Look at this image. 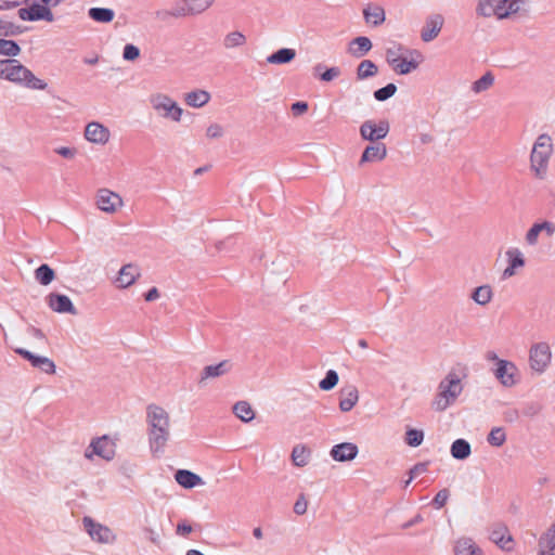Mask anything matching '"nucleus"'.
<instances>
[{"label": "nucleus", "mask_w": 555, "mask_h": 555, "mask_svg": "<svg viewBox=\"0 0 555 555\" xmlns=\"http://www.w3.org/2000/svg\"><path fill=\"white\" fill-rule=\"evenodd\" d=\"M145 422L150 450L154 455H159L171 437L170 415L163 406L152 403L146 406Z\"/></svg>", "instance_id": "nucleus-1"}, {"label": "nucleus", "mask_w": 555, "mask_h": 555, "mask_svg": "<svg viewBox=\"0 0 555 555\" xmlns=\"http://www.w3.org/2000/svg\"><path fill=\"white\" fill-rule=\"evenodd\" d=\"M554 151V141L550 134L541 133L535 138L529 154V170L534 179L547 178Z\"/></svg>", "instance_id": "nucleus-2"}, {"label": "nucleus", "mask_w": 555, "mask_h": 555, "mask_svg": "<svg viewBox=\"0 0 555 555\" xmlns=\"http://www.w3.org/2000/svg\"><path fill=\"white\" fill-rule=\"evenodd\" d=\"M526 11V0H477L475 13L480 18L509 20Z\"/></svg>", "instance_id": "nucleus-3"}, {"label": "nucleus", "mask_w": 555, "mask_h": 555, "mask_svg": "<svg viewBox=\"0 0 555 555\" xmlns=\"http://www.w3.org/2000/svg\"><path fill=\"white\" fill-rule=\"evenodd\" d=\"M0 78L33 90H44L48 86L15 59L0 61Z\"/></svg>", "instance_id": "nucleus-4"}, {"label": "nucleus", "mask_w": 555, "mask_h": 555, "mask_svg": "<svg viewBox=\"0 0 555 555\" xmlns=\"http://www.w3.org/2000/svg\"><path fill=\"white\" fill-rule=\"evenodd\" d=\"M462 378L455 371H450L438 384L437 392L431 401V408L443 412L453 405L463 391Z\"/></svg>", "instance_id": "nucleus-5"}, {"label": "nucleus", "mask_w": 555, "mask_h": 555, "mask_svg": "<svg viewBox=\"0 0 555 555\" xmlns=\"http://www.w3.org/2000/svg\"><path fill=\"white\" fill-rule=\"evenodd\" d=\"M385 56L389 66L399 75L412 73L423 61L418 51L405 49L398 43L388 47Z\"/></svg>", "instance_id": "nucleus-6"}, {"label": "nucleus", "mask_w": 555, "mask_h": 555, "mask_svg": "<svg viewBox=\"0 0 555 555\" xmlns=\"http://www.w3.org/2000/svg\"><path fill=\"white\" fill-rule=\"evenodd\" d=\"M149 103L158 117L176 124L181 122L184 109L169 94L165 92H154L150 94Z\"/></svg>", "instance_id": "nucleus-7"}, {"label": "nucleus", "mask_w": 555, "mask_h": 555, "mask_svg": "<svg viewBox=\"0 0 555 555\" xmlns=\"http://www.w3.org/2000/svg\"><path fill=\"white\" fill-rule=\"evenodd\" d=\"M552 358L551 346L546 341L534 343L529 348V367L538 375L546 372L551 365Z\"/></svg>", "instance_id": "nucleus-8"}, {"label": "nucleus", "mask_w": 555, "mask_h": 555, "mask_svg": "<svg viewBox=\"0 0 555 555\" xmlns=\"http://www.w3.org/2000/svg\"><path fill=\"white\" fill-rule=\"evenodd\" d=\"M94 205L106 215H115L122 209L125 202L119 193L107 188H101L95 192Z\"/></svg>", "instance_id": "nucleus-9"}, {"label": "nucleus", "mask_w": 555, "mask_h": 555, "mask_svg": "<svg viewBox=\"0 0 555 555\" xmlns=\"http://www.w3.org/2000/svg\"><path fill=\"white\" fill-rule=\"evenodd\" d=\"M116 454V440L107 435L94 438L85 451V457L92 460L94 456L104 461H112Z\"/></svg>", "instance_id": "nucleus-10"}, {"label": "nucleus", "mask_w": 555, "mask_h": 555, "mask_svg": "<svg viewBox=\"0 0 555 555\" xmlns=\"http://www.w3.org/2000/svg\"><path fill=\"white\" fill-rule=\"evenodd\" d=\"M491 372L498 383L504 388H513L521 380V373L511 360L500 363L498 367H491Z\"/></svg>", "instance_id": "nucleus-11"}, {"label": "nucleus", "mask_w": 555, "mask_h": 555, "mask_svg": "<svg viewBox=\"0 0 555 555\" xmlns=\"http://www.w3.org/2000/svg\"><path fill=\"white\" fill-rule=\"evenodd\" d=\"M83 529L92 541L101 544H113L116 541L115 532L107 526L100 524L91 517H83Z\"/></svg>", "instance_id": "nucleus-12"}, {"label": "nucleus", "mask_w": 555, "mask_h": 555, "mask_svg": "<svg viewBox=\"0 0 555 555\" xmlns=\"http://www.w3.org/2000/svg\"><path fill=\"white\" fill-rule=\"evenodd\" d=\"M216 0H181L169 12L173 17L199 15L207 11Z\"/></svg>", "instance_id": "nucleus-13"}, {"label": "nucleus", "mask_w": 555, "mask_h": 555, "mask_svg": "<svg viewBox=\"0 0 555 555\" xmlns=\"http://www.w3.org/2000/svg\"><path fill=\"white\" fill-rule=\"evenodd\" d=\"M359 131L363 140L376 142L387 137L389 132V124L387 120L375 121L373 119H369L362 122Z\"/></svg>", "instance_id": "nucleus-14"}, {"label": "nucleus", "mask_w": 555, "mask_h": 555, "mask_svg": "<svg viewBox=\"0 0 555 555\" xmlns=\"http://www.w3.org/2000/svg\"><path fill=\"white\" fill-rule=\"evenodd\" d=\"M111 130L100 121H90L86 125L83 138L91 144L104 146L111 140Z\"/></svg>", "instance_id": "nucleus-15"}, {"label": "nucleus", "mask_w": 555, "mask_h": 555, "mask_svg": "<svg viewBox=\"0 0 555 555\" xmlns=\"http://www.w3.org/2000/svg\"><path fill=\"white\" fill-rule=\"evenodd\" d=\"M14 351L27 360L33 367L38 369L39 371L49 375H53L55 373V363L50 358L35 354L24 348H16Z\"/></svg>", "instance_id": "nucleus-16"}, {"label": "nucleus", "mask_w": 555, "mask_h": 555, "mask_svg": "<svg viewBox=\"0 0 555 555\" xmlns=\"http://www.w3.org/2000/svg\"><path fill=\"white\" fill-rule=\"evenodd\" d=\"M141 276V270L135 263H127L122 266L116 279L114 280V284L117 288L126 289L132 286Z\"/></svg>", "instance_id": "nucleus-17"}, {"label": "nucleus", "mask_w": 555, "mask_h": 555, "mask_svg": "<svg viewBox=\"0 0 555 555\" xmlns=\"http://www.w3.org/2000/svg\"><path fill=\"white\" fill-rule=\"evenodd\" d=\"M233 369L230 360H223L216 364H209L203 367L198 376L199 384H206L210 379H216L229 374Z\"/></svg>", "instance_id": "nucleus-18"}, {"label": "nucleus", "mask_w": 555, "mask_h": 555, "mask_svg": "<svg viewBox=\"0 0 555 555\" xmlns=\"http://www.w3.org/2000/svg\"><path fill=\"white\" fill-rule=\"evenodd\" d=\"M18 17L23 21H47L53 22L54 15L46 5L33 4L29 8H22L17 12Z\"/></svg>", "instance_id": "nucleus-19"}, {"label": "nucleus", "mask_w": 555, "mask_h": 555, "mask_svg": "<svg viewBox=\"0 0 555 555\" xmlns=\"http://www.w3.org/2000/svg\"><path fill=\"white\" fill-rule=\"evenodd\" d=\"M444 24V18L441 14H430L421 30V38L424 42H430L438 37L440 34L442 26Z\"/></svg>", "instance_id": "nucleus-20"}, {"label": "nucleus", "mask_w": 555, "mask_h": 555, "mask_svg": "<svg viewBox=\"0 0 555 555\" xmlns=\"http://www.w3.org/2000/svg\"><path fill=\"white\" fill-rule=\"evenodd\" d=\"M541 233H544L548 237L553 236L555 233V223L546 220L533 223L525 235L526 243L529 246H535Z\"/></svg>", "instance_id": "nucleus-21"}, {"label": "nucleus", "mask_w": 555, "mask_h": 555, "mask_svg": "<svg viewBox=\"0 0 555 555\" xmlns=\"http://www.w3.org/2000/svg\"><path fill=\"white\" fill-rule=\"evenodd\" d=\"M47 304L51 310L57 313L76 314V308L66 295L51 293L47 296Z\"/></svg>", "instance_id": "nucleus-22"}, {"label": "nucleus", "mask_w": 555, "mask_h": 555, "mask_svg": "<svg viewBox=\"0 0 555 555\" xmlns=\"http://www.w3.org/2000/svg\"><path fill=\"white\" fill-rule=\"evenodd\" d=\"M359 449L352 442H341L332 447L331 457L336 462H349L357 457Z\"/></svg>", "instance_id": "nucleus-23"}, {"label": "nucleus", "mask_w": 555, "mask_h": 555, "mask_svg": "<svg viewBox=\"0 0 555 555\" xmlns=\"http://www.w3.org/2000/svg\"><path fill=\"white\" fill-rule=\"evenodd\" d=\"M454 555H485L482 548L470 537H460L454 541Z\"/></svg>", "instance_id": "nucleus-24"}, {"label": "nucleus", "mask_w": 555, "mask_h": 555, "mask_svg": "<svg viewBox=\"0 0 555 555\" xmlns=\"http://www.w3.org/2000/svg\"><path fill=\"white\" fill-rule=\"evenodd\" d=\"M507 267L503 271V278L508 279L516 274V270L525 266L524 254L520 249L513 247L506 250Z\"/></svg>", "instance_id": "nucleus-25"}, {"label": "nucleus", "mask_w": 555, "mask_h": 555, "mask_svg": "<svg viewBox=\"0 0 555 555\" xmlns=\"http://www.w3.org/2000/svg\"><path fill=\"white\" fill-rule=\"evenodd\" d=\"M359 401V391L354 385H348L340 390L339 409L341 412L351 411Z\"/></svg>", "instance_id": "nucleus-26"}, {"label": "nucleus", "mask_w": 555, "mask_h": 555, "mask_svg": "<svg viewBox=\"0 0 555 555\" xmlns=\"http://www.w3.org/2000/svg\"><path fill=\"white\" fill-rule=\"evenodd\" d=\"M490 540L502 550H512L513 539L505 525H495L490 532Z\"/></svg>", "instance_id": "nucleus-27"}, {"label": "nucleus", "mask_w": 555, "mask_h": 555, "mask_svg": "<svg viewBox=\"0 0 555 555\" xmlns=\"http://www.w3.org/2000/svg\"><path fill=\"white\" fill-rule=\"evenodd\" d=\"M387 156V149L384 143L367 145L360 158V165L364 163L382 162Z\"/></svg>", "instance_id": "nucleus-28"}, {"label": "nucleus", "mask_w": 555, "mask_h": 555, "mask_svg": "<svg viewBox=\"0 0 555 555\" xmlns=\"http://www.w3.org/2000/svg\"><path fill=\"white\" fill-rule=\"evenodd\" d=\"M372 47L370 38L360 36L349 42L348 53L356 59H360L366 55L371 51Z\"/></svg>", "instance_id": "nucleus-29"}, {"label": "nucleus", "mask_w": 555, "mask_h": 555, "mask_svg": "<svg viewBox=\"0 0 555 555\" xmlns=\"http://www.w3.org/2000/svg\"><path fill=\"white\" fill-rule=\"evenodd\" d=\"M175 480L177 481L178 485L185 489H192L197 486L204 485V481L201 476L188 469L177 470L175 474Z\"/></svg>", "instance_id": "nucleus-30"}, {"label": "nucleus", "mask_w": 555, "mask_h": 555, "mask_svg": "<svg viewBox=\"0 0 555 555\" xmlns=\"http://www.w3.org/2000/svg\"><path fill=\"white\" fill-rule=\"evenodd\" d=\"M210 93L203 89L192 90L183 95L184 103L193 108L205 106L210 101Z\"/></svg>", "instance_id": "nucleus-31"}, {"label": "nucleus", "mask_w": 555, "mask_h": 555, "mask_svg": "<svg viewBox=\"0 0 555 555\" xmlns=\"http://www.w3.org/2000/svg\"><path fill=\"white\" fill-rule=\"evenodd\" d=\"M363 17L367 24L376 27L385 22L386 15L384 9L380 5L369 4L363 10Z\"/></svg>", "instance_id": "nucleus-32"}, {"label": "nucleus", "mask_w": 555, "mask_h": 555, "mask_svg": "<svg viewBox=\"0 0 555 555\" xmlns=\"http://www.w3.org/2000/svg\"><path fill=\"white\" fill-rule=\"evenodd\" d=\"M311 451L304 444H296L291 454L292 463L297 467L306 466L310 461Z\"/></svg>", "instance_id": "nucleus-33"}, {"label": "nucleus", "mask_w": 555, "mask_h": 555, "mask_svg": "<svg viewBox=\"0 0 555 555\" xmlns=\"http://www.w3.org/2000/svg\"><path fill=\"white\" fill-rule=\"evenodd\" d=\"M24 33V27L7 16H0V36L14 37Z\"/></svg>", "instance_id": "nucleus-34"}, {"label": "nucleus", "mask_w": 555, "mask_h": 555, "mask_svg": "<svg viewBox=\"0 0 555 555\" xmlns=\"http://www.w3.org/2000/svg\"><path fill=\"white\" fill-rule=\"evenodd\" d=\"M88 16L96 23L108 24L114 20L115 11L108 8H90Z\"/></svg>", "instance_id": "nucleus-35"}, {"label": "nucleus", "mask_w": 555, "mask_h": 555, "mask_svg": "<svg viewBox=\"0 0 555 555\" xmlns=\"http://www.w3.org/2000/svg\"><path fill=\"white\" fill-rule=\"evenodd\" d=\"M378 73L377 65L371 60H363L357 66L356 75L358 80H365L376 76Z\"/></svg>", "instance_id": "nucleus-36"}, {"label": "nucleus", "mask_w": 555, "mask_h": 555, "mask_svg": "<svg viewBox=\"0 0 555 555\" xmlns=\"http://www.w3.org/2000/svg\"><path fill=\"white\" fill-rule=\"evenodd\" d=\"M470 298L479 306L488 305L493 298L492 287L488 284L476 287Z\"/></svg>", "instance_id": "nucleus-37"}, {"label": "nucleus", "mask_w": 555, "mask_h": 555, "mask_svg": "<svg viewBox=\"0 0 555 555\" xmlns=\"http://www.w3.org/2000/svg\"><path fill=\"white\" fill-rule=\"evenodd\" d=\"M247 38L246 36L238 30H233L228 33L223 40L222 46L224 49H235V48H242L246 44Z\"/></svg>", "instance_id": "nucleus-38"}, {"label": "nucleus", "mask_w": 555, "mask_h": 555, "mask_svg": "<svg viewBox=\"0 0 555 555\" xmlns=\"http://www.w3.org/2000/svg\"><path fill=\"white\" fill-rule=\"evenodd\" d=\"M494 81V75L491 72H487L479 79L472 83L470 90L475 94L483 93L493 87Z\"/></svg>", "instance_id": "nucleus-39"}, {"label": "nucleus", "mask_w": 555, "mask_h": 555, "mask_svg": "<svg viewBox=\"0 0 555 555\" xmlns=\"http://www.w3.org/2000/svg\"><path fill=\"white\" fill-rule=\"evenodd\" d=\"M555 548V522L540 537L539 553L544 555L545 551Z\"/></svg>", "instance_id": "nucleus-40"}, {"label": "nucleus", "mask_w": 555, "mask_h": 555, "mask_svg": "<svg viewBox=\"0 0 555 555\" xmlns=\"http://www.w3.org/2000/svg\"><path fill=\"white\" fill-rule=\"evenodd\" d=\"M451 455L456 460H465L472 453V448L465 439H456L450 448Z\"/></svg>", "instance_id": "nucleus-41"}, {"label": "nucleus", "mask_w": 555, "mask_h": 555, "mask_svg": "<svg viewBox=\"0 0 555 555\" xmlns=\"http://www.w3.org/2000/svg\"><path fill=\"white\" fill-rule=\"evenodd\" d=\"M295 56L296 52L294 49L283 48L270 54L267 57V62L269 64H286L292 62L295 59Z\"/></svg>", "instance_id": "nucleus-42"}, {"label": "nucleus", "mask_w": 555, "mask_h": 555, "mask_svg": "<svg viewBox=\"0 0 555 555\" xmlns=\"http://www.w3.org/2000/svg\"><path fill=\"white\" fill-rule=\"evenodd\" d=\"M233 413L244 423L255 418V411L247 401H238L233 405Z\"/></svg>", "instance_id": "nucleus-43"}, {"label": "nucleus", "mask_w": 555, "mask_h": 555, "mask_svg": "<svg viewBox=\"0 0 555 555\" xmlns=\"http://www.w3.org/2000/svg\"><path fill=\"white\" fill-rule=\"evenodd\" d=\"M54 278L55 273L48 264H41L35 270V279L41 285H49Z\"/></svg>", "instance_id": "nucleus-44"}, {"label": "nucleus", "mask_w": 555, "mask_h": 555, "mask_svg": "<svg viewBox=\"0 0 555 555\" xmlns=\"http://www.w3.org/2000/svg\"><path fill=\"white\" fill-rule=\"evenodd\" d=\"M506 441V433H505V429L503 427H493L488 437H487V442L492 446V447H495V448H500L502 447Z\"/></svg>", "instance_id": "nucleus-45"}, {"label": "nucleus", "mask_w": 555, "mask_h": 555, "mask_svg": "<svg viewBox=\"0 0 555 555\" xmlns=\"http://www.w3.org/2000/svg\"><path fill=\"white\" fill-rule=\"evenodd\" d=\"M21 48L13 40L0 39V54L14 57L18 55Z\"/></svg>", "instance_id": "nucleus-46"}, {"label": "nucleus", "mask_w": 555, "mask_h": 555, "mask_svg": "<svg viewBox=\"0 0 555 555\" xmlns=\"http://www.w3.org/2000/svg\"><path fill=\"white\" fill-rule=\"evenodd\" d=\"M338 380L339 377L337 372L334 370H328L326 372L325 377L322 380H320L319 387L320 389L327 391L333 389L337 385Z\"/></svg>", "instance_id": "nucleus-47"}, {"label": "nucleus", "mask_w": 555, "mask_h": 555, "mask_svg": "<svg viewBox=\"0 0 555 555\" xmlns=\"http://www.w3.org/2000/svg\"><path fill=\"white\" fill-rule=\"evenodd\" d=\"M424 440V433L420 429H408L405 433V442L410 447H418Z\"/></svg>", "instance_id": "nucleus-48"}, {"label": "nucleus", "mask_w": 555, "mask_h": 555, "mask_svg": "<svg viewBox=\"0 0 555 555\" xmlns=\"http://www.w3.org/2000/svg\"><path fill=\"white\" fill-rule=\"evenodd\" d=\"M397 92V86L395 83H388L387 86L376 90L374 92L375 100L384 102L395 95Z\"/></svg>", "instance_id": "nucleus-49"}, {"label": "nucleus", "mask_w": 555, "mask_h": 555, "mask_svg": "<svg viewBox=\"0 0 555 555\" xmlns=\"http://www.w3.org/2000/svg\"><path fill=\"white\" fill-rule=\"evenodd\" d=\"M53 151L55 154L68 160H73L78 154L77 149L74 146H57Z\"/></svg>", "instance_id": "nucleus-50"}, {"label": "nucleus", "mask_w": 555, "mask_h": 555, "mask_svg": "<svg viewBox=\"0 0 555 555\" xmlns=\"http://www.w3.org/2000/svg\"><path fill=\"white\" fill-rule=\"evenodd\" d=\"M140 56V50L134 44L128 43L122 51V57L126 61H135Z\"/></svg>", "instance_id": "nucleus-51"}, {"label": "nucleus", "mask_w": 555, "mask_h": 555, "mask_svg": "<svg viewBox=\"0 0 555 555\" xmlns=\"http://www.w3.org/2000/svg\"><path fill=\"white\" fill-rule=\"evenodd\" d=\"M449 496H450V492H449V490H448V489H442V490H440V491L435 495V498H434V500H433V505H434L437 509L442 508V507L446 505V503H447V501H448Z\"/></svg>", "instance_id": "nucleus-52"}, {"label": "nucleus", "mask_w": 555, "mask_h": 555, "mask_svg": "<svg viewBox=\"0 0 555 555\" xmlns=\"http://www.w3.org/2000/svg\"><path fill=\"white\" fill-rule=\"evenodd\" d=\"M206 135L209 139H218L223 135V128L219 124H211L206 129Z\"/></svg>", "instance_id": "nucleus-53"}, {"label": "nucleus", "mask_w": 555, "mask_h": 555, "mask_svg": "<svg viewBox=\"0 0 555 555\" xmlns=\"http://www.w3.org/2000/svg\"><path fill=\"white\" fill-rule=\"evenodd\" d=\"M308 508V501L304 494H300L294 504V513L297 515L306 514Z\"/></svg>", "instance_id": "nucleus-54"}, {"label": "nucleus", "mask_w": 555, "mask_h": 555, "mask_svg": "<svg viewBox=\"0 0 555 555\" xmlns=\"http://www.w3.org/2000/svg\"><path fill=\"white\" fill-rule=\"evenodd\" d=\"M340 69L338 67L327 68L323 74H321L320 79L325 82H330L336 79L340 75Z\"/></svg>", "instance_id": "nucleus-55"}, {"label": "nucleus", "mask_w": 555, "mask_h": 555, "mask_svg": "<svg viewBox=\"0 0 555 555\" xmlns=\"http://www.w3.org/2000/svg\"><path fill=\"white\" fill-rule=\"evenodd\" d=\"M485 359L487 362L492 363V367H498L500 363L505 362L506 359H501L498 353L493 350H489L485 353Z\"/></svg>", "instance_id": "nucleus-56"}, {"label": "nucleus", "mask_w": 555, "mask_h": 555, "mask_svg": "<svg viewBox=\"0 0 555 555\" xmlns=\"http://www.w3.org/2000/svg\"><path fill=\"white\" fill-rule=\"evenodd\" d=\"M294 115H302L308 111V104L306 102H295L291 107Z\"/></svg>", "instance_id": "nucleus-57"}, {"label": "nucleus", "mask_w": 555, "mask_h": 555, "mask_svg": "<svg viewBox=\"0 0 555 555\" xmlns=\"http://www.w3.org/2000/svg\"><path fill=\"white\" fill-rule=\"evenodd\" d=\"M426 472V465L425 464H417L410 470V478L405 482V486H408L417 475L423 474Z\"/></svg>", "instance_id": "nucleus-58"}, {"label": "nucleus", "mask_w": 555, "mask_h": 555, "mask_svg": "<svg viewBox=\"0 0 555 555\" xmlns=\"http://www.w3.org/2000/svg\"><path fill=\"white\" fill-rule=\"evenodd\" d=\"M21 4L20 0H0V11L12 10Z\"/></svg>", "instance_id": "nucleus-59"}, {"label": "nucleus", "mask_w": 555, "mask_h": 555, "mask_svg": "<svg viewBox=\"0 0 555 555\" xmlns=\"http://www.w3.org/2000/svg\"><path fill=\"white\" fill-rule=\"evenodd\" d=\"M160 297L159 291L157 287H152L144 294V299L149 302L155 301Z\"/></svg>", "instance_id": "nucleus-60"}, {"label": "nucleus", "mask_w": 555, "mask_h": 555, "mask_svg": "<svg viewBox=\"0 0 555 555\" xmlns=\"http://www.w3.org/2000/svg\"><path fill=\"white\" fill-rule=\"evenodd\" d=\"M144 532L146 533L147 539L153 543L158 545L160 542L158 533L152 528H145Z\"/></svg>", "instance_id": "nucleus-61"}, {"label": "nucleus", "mask_w": 555, "mask_h": 555, "mask_svg": "<svg viewBox=\"0 0 555 555\" xmlns=\"http://www.w3.org/2000/svg\"><path fill=\"white\" fill-rule=\"evenodd\" d=\"M192 532V526L188 522H179L177 526V533L180 535H188Z\"/></svg>", "instance_id": "nucleus-62"}, {"label": "nucleus", "mask_w": 555, "mask_h": 555, "mask_svg": "<svg viewBox=\"0 0 555 555\" xmlns=\"http://www.w3.org/2000/svg\"><path fill=\"white\" fill-rule=\"evenodd\" d=\"M27 332L30 336H33L34 338H37V339H43L44 338V335L43 333L41 332V330L35 327V326H29L27 328Z\"/></svg>", "instance_id": "nucleus-63"}, {"label": "nucleus", "mask_w": 555, "mask_h": 555, "mask_svg": "<svg viewBox=\"0 0 555 555\" xmlns=\"http://www.w3.org/2000/svg\"><path fill=\"white\" fill-rule=\"evenodd\" d=\"M253 535L258 540L262 539V529L260 527L254 528Z\"/></svg>", "instance_id": "nucleus-64"}]
</instances>
